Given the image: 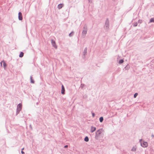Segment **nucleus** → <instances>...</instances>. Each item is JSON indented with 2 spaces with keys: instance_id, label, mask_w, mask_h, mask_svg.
<instances>
[{
  "instance_id": "nucleus-1",
  "label": "nucleus",
  "mask_w": 154,
  "mask_h": 154,
  "mask_svg": "<svg viewBox=\"0 0 154 154\" xmlns=\"http://www.w3.org/2000/svg\"><path fill=\"white\" fill-rule=\"evenodd\" d=\"M103 131V130L102 129L98 130L96 132L95 137L98 138L100 135Z\"/></svg>"
},
{
  "instance_id": "nucleus-2",
  "label": "nucleus",
  "mask_w": 154,
  "mask_h": 154,
  "mask_svg": "<svg viewBox=\"0 0 154 154\" xmlns=\"http://www.w3.org/2000/svg\"><path fill=\"white\" fill-rule=\"evenodd\" d=\"M141 145L143 147H146L148 146V144L147 142H144L142 140H140Z\"/></svg>"
},
{
  "instance_id": "nucleus-3",
  "label": "nucleus",
  "mask_w": 154,
  "mask_h": 154,
  "mask_svg": "<svg viewBox=\"0 0 154 154\" xmlns=\"http://www.w3.org/2000/svg\"><path fill=\"white\" fill-rule=\"evenodd\" d=\"M22 107V104L20 103L17 106V111L19 112L21 109Z\"/></svg>"
},
{
  "instance_id": "nucleus-4",
  "label": "nucleus",
  "mask_w": 154,
  "mask_h": 154,
  "mask_svg": "<svg viewBox=\"0 0 154 154\" xmlns=\"http://www.w3.org/2000/svg\"><path fill=\"white\" fill-rule=\"evenodd\" d=\"M51 44L53 45V46L55 48H57V46L56 45V43L55 41L53 40H51Z\"/></svg>"
},
{
  "instance_id": "nucleus-5",
  "label": "nucleus",
  "mask_w": 154,
  "mask_h": 154,
  "mask_svg": "<svg viewBox=\"0 0 154 154\" xmlns=\"http://www.w3.org/2000/svg\"><path fill=\"white\" fill-rule=\"evenodd\" d=\"M18 18L20 20H22L23 19L22 13L20 12L18 13Z\"/></svg>"
},
{
  "instance_id": "nucleus-6",
  "label": "nucleus",
  "mask_w": 154,
  "mask_h": 154,
  "mask_svg": "<svg viewBox=\"0 0 154 154\" xmlns=\"http://www.w3.org/2000/svg\"><path fill=\"white\" fill-rule=\"evenodd\" d=\"M96 130V128L95 127L91 126V133L93 132Z\"/></svg>"
},
{
  "instance_id": "nucleus-7",
  "label": "nucleus",
  "mask_w": 154,
  "mask_h": 154,
  "mask_svg": "<svg viewBox=\"0 0 154 154\" xmlns=\"http://www.w3.org/2000/svg\"><path fill=\"white\" fill-rule=\"evenodd\" d=\"M2 64H3V66H4V67L5 68L6 67V63H5V61H2L1 62V66H2Z\"/></svg>"
},
{
  "instance_id": "nucleus-8",
  "label": "nucleus",
  "mask_w": 154,
  "mask_h": 154,
  "mask_svg": "<svg viewBox=\"0 0 154 154\" xmlns=\"http://www.w3.org/2000/svg\"><path fill=\"white\" fill-rule=\"evenodd\" d=\"M65 89L63 85H62V89H61V93L62 94H64Z\"/></svg>"
},
{
  "instance_id": "nucleus-9",
  "label": "nucleus",
  "mask_w": 154,
  "mask_h": 154,
  "mask_svg": "<svg viewBox=\"0 0 154 154\" xmlns=\"http://www.w3.org/2000/svg\"><path fill=\"white\" fill-rule=\"evenodd\" d=\"M63 5L62 4H59L58 6V8L59 9H60L62 8Z\"/></svg>"
},
{
  "instance_id": "nucleus-10",
  "label": "nucleus",
  "mask_w": 154,
  "mask_h": 154,
  "mask_svg": "<svg viewBox=\"0 0 154 154\" xmlns=\"http://www.w3.org/2000/svg\"><path fill=\"white\" fill-rule=\"evenodd\" d=\"M87 29H85V30H84L82 32V34L85 35L87 33Z\"/></svg>"
},
{
  "instance_id": "nucleus-11",
  "label": "nucleus",
  "mask_w": 154,
  "mask_h": 154,
  "mask_svg": "<svg viewBox=\"0 0 154 154\" xmlns=\"http://www.w3.org/2000/svg\"><path fill=\"white\" fill-rule=\"evenodd\" d=\"M136 149V147L135 146H134L132 149H131V151H135Z\"/></svg>"
},
{
  "instance_id": "nucleus-12",
  "label": "nucleus",
  "mask_w": 154,
  "mask_h": 154,
  "mask_svg": "<svg viewBox=\"0 0 154 154\" xmlns=\"http://www.w3.org/2000/svg\"><path fill=\"white\" fill-rule=\"evenodd\" d=\"M23 56V52H21L19 55V57H22Z\"/></svg>"
},
{
  "instance_id": "nucleus-13",
  "label": "nucleus",
  "mask_w": 154,
  "mask_h": 154,
  "mask_svg": "<svg viewBox=\"0 0 154 154\" xmlns=\"http://www.w3.org/2000/svg\"><path fill=\"white\" fill-rule=\"evenodd\" d=\"M85 141L86 142H88L89 140V139L87 137H85Z\"/></svg>"
},
{
  "instance_id": "nucleus-14",
  "label": "nucleus",
  "mask_w": 154,
  "mask_h": 154,
  "mask_svg": "<svg viewBox=\"0 0 154 154\" xmlns=\"http://www.w3.org/2000/svg\"><path fill=\"white\" fill-rule=\"evenodd\" d=\"M103 118L102 117H101L100 118L99 120L100 122H102L103 121Z\"/></svg>"
},
{
  "instance_id": "nucleus-15",
  "label": "nucleus",
  "mask_w": 154,
  "mask_h": 154,
  "mask_svg": "<svg viewBox=\"0 0 154 154\" xmlns=\"http://www.w3.org/2000/svg\"><path fill=\"white\" fill-rule=\"evenodd\" d=\"M123 62H124V61L123 60H121L119 61V63H122Z\"/></svg>"
},
{
  "instance_id": "nucleus-16",
  "label": "nucleus",
  "mask_w": 154,
  "mask_h": 154,
  "mask_svg": "<svg viewBox=\"0 0 154 154\" xmlns=\"http://www.w3.org/2000/svg\"><path fill=\"white\" fill-rule=\"evenodd\" d=\"M154 21V18H151L150 20V22H152Z\"/></svg>"
},
{
  "instance_id": "nucleus-17",
  "label": "nucleus",
  "mask_w": 154,
  "mask_h": 154,
  "mask_svg": "<svg viewBox=\"0 0 154 154\" xmlns=\"http://www.w3.org/2000/svg\"><path fill=\"white\" fill-rule=\"evenodd\" d=\"M32 77H31V82L32 83H34V81L32 79Z\"/></svg>"
},
{
  "instance_id": "nucleus-18",
  "label": "nucleus",
  "mask_w": 154,
  "mask_h": 154,
  "mask_svg": "<svg viewBox=\"0 0 154 154\" xmlns=\"http://www.w3.org/2000/svg\"><path fill=\"white\" fill-rule=\"evenodd\" d=\"M137 95H138V94L137 93L135 94L134 95V98H136V97L137 96Z\"/></svg>"
},
{
  "instance_id": "nucleus-19",
  "label": "nucleus",
  "mask_w": 154,
  "mask_h": 154,
  "mask_svg": "<svg viewBox=\"0 0 154 154\" xmlns=\"http://www.w3.org/2000/svg\"><path fill=\"white\" fill-rule=\"evenodd\" d=\"M72 34H73L72 32H71V33H70L69 34V36H72Z\"/></svg>"
},
{
  "instance_id": "nucleus-20",
  "label": "nucleus",
  "mask_w": 154,
  "mask_h": 154,
  "mask_svg": "<svg viewBox=\"0 0 154 154\" xmlns=\"http://www.w3.org/2000/svg\"><path fill=\"white\" fill-rule=\"evenodd\" d=\"M92 116H93V117H94V116H95V114H94V113H92Z\"/></svg>"
},
{
  "instance_id": "nucleus-21",
  "label": "nucleus",
  "mask_w": 154,
  "mask_h": 154,
  "mask_svg": "<svg viewBox=\"0 0 154 154\" xmlns=\"http://www.w3.org/2000/svg\"><path fill=\"white\" fill-rule=\"evenodd\" d=\"M21 152L23 154H24V152L23 151H21Z\"/></svg>"
},
{
  "instance_id": "nucleus-22",
  "label": "nucleus",
  "mask_w": 154,
  "mask_h": 154,
  "mask_svg": "<svg viewBox=\"0 0 154 154\" xmlns=\"http://www.w3.org/2000/svg\"><path fill=\"white\" fill-rule=\"evenodd\" d=\"M68 146L67 145H66L64 146V148H67L68 147Z\"/></svg>"
},
{
  "instance_id": "nucleus-23",
  "label": "nucleus",
  "mask_w": 154,
  "mask_h": 154,
  "mask_svg": "<svg viewBox=\"0 0 154 154\" xmlns=\"http://www.w3.org/2000/svg\"><path fill=\"white\" fill-rule=\"evenodd\" d=\"M137 25V24L136 23L134 25V26H136Z\"/></svg>"
},
{
  "instance_id": "nucleus-24",
  "label": "nucleus",
  "mask_w": 154,
  "mask_h": 154,
  "mask_svg": "<svg viewBox=\"0 0 154 154\" xmlns=\"http://www.w3.org/2000/svg\"><path fill=\"white\" fill-rule=\"evenodd\" d=\"M23 149H24V148H23L22 149V150H23Z\"/></svg>"
}]
</instances>
